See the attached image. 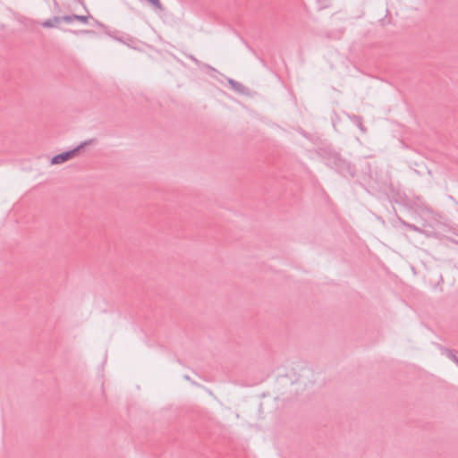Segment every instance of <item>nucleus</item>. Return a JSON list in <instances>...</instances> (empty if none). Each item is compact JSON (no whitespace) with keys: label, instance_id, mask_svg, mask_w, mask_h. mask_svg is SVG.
I'll use <instances>...</instances> for the list:
<instances>
[{"label":"nucleus","instance_id":"f257e3e1","mask_svg":"<svg viewBox=\"0 0 458 458\" xmlns=\"http://www.w3.org/2000/svg\"><path fill=\"white\" fill-rule=\"evenodd\" d=\"M80 148L81 147H78L72 150H69V151L61 153L59 155H56L55 157H53L52 163L53 164H60V163H63V162L73 157L76 155V153L79 151Z\"/></svg>","mask_w":458,"mask_h":458},{"label":"nucleus","instance_id":"f03ea898","mask_svg":"<svg viewBox=\"0 0 458 458\" xmlns=\"http://www.w3.org/2000/svg\"><path fill=\"white\" fill-rule=\"evenodd\" d=\"M63 20L66 22H72L73 21H79L82 23H87L89 17L84 15H71V16H64Z\"/></svg>","mask_w":458,"mask_h":458},{"label":"nucleus","instance_id":"7ed1b4c3","mask_svg":"<svg viewBox=\"0 0 458 458\" xmlns=\"http://www.w3.org/2000/svg\"><path fill=\"white\" fill-rule=\"evenodd\" d=\"M60 21L59 18L55 17L54 20H47L42 23L43 27L51 28L54 27Z\"/></svg>","mask_w":458,"mask_h":458},{"label":"nucleus","instance_id":"20e7f679","mask_svg":"<svg viewBox=\"0 0 458 458\" xmlns=\"http://www.w3.org/2000/svg\"><path fill=\"white\" fill-rule=\"evenodd\" d=\"M154 7L161 8V3L159 0H148Z\"/></svg>","mask_w":458,"mask_h":458}]
</instances>
